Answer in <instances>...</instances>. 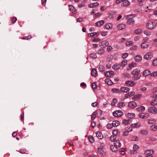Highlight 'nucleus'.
Segmentation results:
<instances>
[{
    "label": "nucleus",
    "mask_w": 157,
    "mask_h": 157,
    "mask_svg": "<svg viewBox=\"0 0 157 157\" xmlns=\"http://www.w3.org/2000/svg\"><path fill=\"white\" fill-rule=\"evenodd\" d=\"M140 70L138 68H136L133 70L131 72V74L133 75L132 77V79L136 80L139 79L141 77L140 74Z\"/></svg>",
    "instance_id": "1"
},
{
    "label": "nucleus",
    "mask_w": 157,
    "mask_h": 157,
    "mask_svg": "<svg viewBox=\"0 0 157 157\" xmlns=\"http://www.w3.org/2000/svg\"><path fill=\"white\" fill-rule=\"evenodd\" d=\"M132 16V15H131L127 16L126 17V18L127 19V24H130L131 23H134V21Z\"/></svg>",
    "instance_id": "2"
},
{
    "label": "nucleus",
    "mask_w": 157,
    "mask_h": 157,
    "mask_svg": "<svg viewBox=\"0 0 157 157\" xmlns=\"http://www.w3.org/2000/svg\"><path fill=\"white\" fill-rule=\"evenodd\" d=\"M113 114L115 117H121L123 115V113L121 111L118 110L114 112Z\"/></svg>",
    "instance_id": "3"
},
{
    "label": "nucleus",
    "mask_w": 157,
    "mask_h": 157,
    "mask_svg": "<svg viewBox=\"0 0 157 157\" xmlns=\"http://www.w3.org/2000/svg\"><path fill=\"white\" fill-rule=\"evenodd\" d=\"M153 57V54L150 52H148L145 55L144 58L145 59L149 60L151 59Z\"/></svg>",
    "instance_id": "4"
},
{
    "label": "nucleus",
    "mask_w": 157,
    "mask_h": 157,
    "mask_svg": "<svg viewBox=\"0 0 157 157\" xmlns=\"http://www.w3.org/2000/svg\"><path fill=\"white\" fill-rule=\"evenodd\" d=\"M105 75L107 77L110 78L113 76L114 75V73L113 71H109L105 72Z\"/></svg>",
    "instance_id": "5"
},
{
    "label": "nucleus",
    "mask_w": 157,
    "mask_h": 157,
    "mask_svg": "<svg viewBox=\"0 0 157 157\" xmlns=\"http://www.w3.org/2000/svg\"><path fill=\"white\" fill-rule=\"evenodd\" d=\"M139 116L140 118L146 119L149 117V115L147 113H140L139 114Z\"/></svg>",
    "instance_id": "6"
},
{
    "label": "nucleus",
    "mask_w": 157,
    "mask_h": 157,
    "mask_svg": "<svg viewBox=\"0 0 157 157\" xmlns=\"http://www.w3.org/2000/svg\"><path fill=\"white\" fill-rule=\"evenodd\" d=\"M128 106L129 107L132 109L136 107L137 106V104L135 101H131L128 103Z\"/></svg>",
    "instance_id": "7"
},
{
    "label": "nucleus",
    "mask_w": 157,
    "mask_h": 157,
    "mask_svg": "<svg viewBox=\"0 0 157 157\" xmlns=\"http://www.w3.org/2000/svg\"><path fill=\"white\" fill-rule=\"evenodd\" d=\"M147 27L149 29H151L155 27V25H153V22L152 21L148 22L146 25Z\"/></svg>",
    "instance_id": "8"
},
{
    "label": "nucleus",
    "mask_w": 157,
    "mask_h": 157,
    "mask_svg": "<svg viewBox=\"0 0 157 157\" xmlns=\"http://www.w3.org/2000/svg\"><path fill=\"white\" fill-rule=\"evenodd\" d=\"M149 112L152 113H157V108L154 107H150L148 109Z\"/></svg>",
    "instance_id": "9"
},
{
    "label": "nucleus",
    "mask_w": 157,
    "mask_h": 157,
    "mask_svg": "<svg viewBox=\"0 0 157 157\" xmlns=\"http://www.w3.org/2000/svg\"><path fill=\"white\" fill-rule=\"evenodd\" d=\"M126 86H133L135 85V83L133 81H127L125 82Z\"/></svg>",
    "instance_id": "10"
},
{
    "label": "nucleus",
    "mask_w": 157,
    "mask_h": 157,
    "mask_svg": "<svg viewBox=\"0 0 157 157\" xmlns=\"http://www.w3.org/2000/svg\"><path fill=\"white\" fill-rule=\"evenodd\" d=\"M69 10L71 11L72 13L76 14L77 13V11L75 8L72 5H69Z\"/></svg>",
    "instance_id": "11"
},
{
    "label": "nucleus",
    "mask_w": 157,
    "mask_h": 157,
    "mask_svg": "<svg viewBox=\"0 0 157 157\" xmlns=\"http://www.w3.org/2000/svg\"><path fill=\"white\" fill-rule=\"evenodd\" d=\"M108 45L109 43L108 41H103L101 42L99 45L101 48H105L108 46Z\"/></svg>",
    "instance_id": "12"
},
{
    "label": "nucleus",
    "mask_w": 157,
    "mask_h": 157,
    "mask_svg": "<svg viewBox=\"0 0 157 157\" xmlns=\"http://www.w3.org/2000/svg\"><path fill=\"white\" fill-rule=\"evenodd\" d=\"M130 90V89L129 88L125 87H121L120 89L121 91L124 93H126L128 91H129Z\"/></svg>",
    "instance_id": "13"
},
{
    "label": "nucleus",
    "mask_w": 157,
    "mask_h": 157,
    "mask_svg": "<svg viewBox=\"0 0 157 157\" xmlns=\"http://www.w3.org/2000/svg\"><path fill=\"white\" fill-rule=\"evenodd\" d=\"M154 151L153 150H147L144 151L145 155H152L154 153Z\"/></svg>",
    "instance_id": "14"
},
{
    "label": "nucleus",
    "mask_w": 157,
    "mask_h": 157,
    "mask_svg": "<svg viewBox=\"0 0 157 157\" xmlns=\"http://www.w3.org/2000/svg\"><path fill=\"white\" fill-rule=\"evenodd\" d=\"M125 25L123 24H120L117 25V28L119 30H122L125 29Z\"/></svg>",
    "instance_id": "15"
},
{
    "label": "nucleus",
    "mask_w": 157,
    "mask_h": 157,
    "mask_svg": "<svg viewBox=\"0 0 157 157\" xmlns=\"http://www.w3.org/2000/svg\"><path fill=\"white\" fill-rule=\"evenodd\" d=\"M139 147L136 144H135L134 145L133 149V151L131 152V154H134L136 153V152H135V151L136 150L138 149Z\"/></svg>",
    "instance_id": "16"
},
{
    "label": "nucleus",
    "mask_w": 157,
    "mask_h": 157,
    "mask_svg": "<svg viewBox=\"0 0 157 157\" xmlns=\"http://www.w3.org/2000/svg\"><path fill=\"white\" fill-rule=\"evenodd\" d=\"M130 4V2L128 0H125L123 1L122 3V5L124 6H127L129 5Z\"/></svg>",
    "instance_id": "17"
},
{
    "label": "nucleus",
    "mask_w": 157,
    "mask_h": 157,
    "mask_svg": "<svg viewBox=\"0 0 157 157\" xmlns=\"http://www.w3.org/2000/svg\"><path fill=\"white\" fill-rule=\"evenodd\" d=\"M136 110L139 112H144L145 110V108L144 106H141L137 108Z\"/></svg>",
    "instance_id": "18"
},
{
    "label": "nucleus",
    "mask_w": 157,
    "mask_h": 157,
    "mask_svg": "<svg viewBox=\"0 0 157 157\" xmlns=\"http://www.w3.org/2000/svg\"><path fill=\"white\" fill-rule=\"evenodd\" d=\"M99 5V3L98 2L90 3L89 5V7L90 8L96 7Z\"/></svg>",
    "instance_id": "19"
},
{
    "label": "nucleus",
    "mask_w": 157,
    "mask_h": 157,
    "mask_svg": "<svg viewBox=\"0 0 157 157\" xmlns=\"http://www.w3.org/2000/svg\"><path fill=\"white\" fill-rule=\"evenodd\" d=\"M142 94H136L133 97V99L134 100H136L140 98Z\"/></svg>",
    "instance_id": "20"
},
{
    "label": "nucleus",
    "mask_w": 157,
    "mask_h": 157,
    "mask_svg": "<svg viewBox=\"0 0 157 157\" xmlns=\"http://www.w3.org/2000/svg\"><path fill=\"white\" fill-rule=\"evenodd\" d=\"M114 144L115 146L117 147H120L121 146V144L119 141L118 140L114 141Z\"/></svg>",
    "instance_id": "21"
},
{
    "label": "nucleus",
    "mask_w": 157,
    "mask_h": 157,
    "mask_svg": "<svg viewBox=\"0 0 157 157\" xmlns=\"http://www.w3.org/2000/svg\"><path fill=\"white\" fill-rule=\"evenodd\" d=\"M151 74V71L148 70H144L143 72V75L144 76H146Z\"/></svg>",
    "instance_id": "22"
},
{
    "label": "nucleus",
    "mask_w": 157,
    "mask_h": 157,
    "mask_svg": "<svg viewBox=\"0 0 157 157\" xmlns=\"http://www.w3.org/2000/svg\"><path fill=\"white\" fill-rule=\"evenodd\" d=\"M121 65L119 64H114L112 66V68L114 70H117L120 68Z\"/></svg>",
    "instance_id": "23"
},
{
    "label": "nucleus",
    "mask_w": 157,
    "mask_h": 157,
    "mask_svg": "<svg viewBox=\"0 0 157 157\" xmlns=\"http://www.w3.org/2000/svg\"><path fill=\"white\" fill-rule=\"evenodd\" d=\"M91 74L92 75L94 76H96L97 75V73L96 70L95 69H93L91 71Z\"/></svg>",
    "instance_id": "24"
},
{
    "label": "nucleus",
    "mask_w": 157,
    "mask_h": 157,
    "mask_svg": "<svg viewBox=\"0 0 157 157\" xmlns=\"http://www.w3.org/2000/svg\"><path fill=\"white\" fill-rule=\"evenodd\" d=\"M148 46V43L147 42H144L141 44V47L142 48H147Z\"/></svg>",
    "instance_id": "25"
},
{
    "label": "nucleus",
    "mask_w": 157,
    "mask_h": 157,
    "mask_svg": "<svg viewBox=\"0 0 157 157\" xmlns=\"http://www.w3.org/2000/svg\"><path fill=\"white\" fill-rule=\"evenodd\" d=\"M105 82L108 85H111L113 84V82L109 78H106L105 80Z\"/></svg>",
    "instance_id": "26"
},
{
    "label": "nucleus",
    "mask_w": 157,
    "mask_h": 157,
    "mask_svg": "<svg viewBox=\"0 0 157 157\" xmlns=\"http://www.w3.org/2000/svg\"><path fill=\"white\" fill-rule=\"evenodd\" d=\"M134 59L136 62H140L142 60V57L141 55H138L136 56Z\"/></svg>",
    "instance_id": "27"
},
{
    "label": "nucleus",
    "mask_w": 157,
    "mask_h": 157,
    "mask_svg": "<svg viewBox=\"0 0 157 157\" xmlns=\"http://www.w3.org/2000/svg\"><path fill=\"white\" fill-rule=\"evenodd\" d=\"M140 133L143 135H146L148 133V132L146 129L141 130L140 131Z\"/></svg>",
    "instance_id": "28"
},
{
    "label": "nucleus",
    "mask_w": 157,
    "mask_h": 157,
    "mask_svg": "<svg viewBox=\"0 0 157 157\" xmlns=\"http://www.w3.org/2000/svg\"><path fill=\"white\" fill-rule=\"evenodd\" d=\"M104 23V20H101L96 22L95 24L96 26H100L102 25Z\"/></svg>",
    "instance_id": "29"
},
{
    "label": "nucleus",
    "mask_w": 157,
    "mask_h": 157,
    "mask_svg": "<svg viewBox=\"0 0 157 157\" xmlns=\"http://www.w3.org/2000/svg\"><path fill=\"white\" fill-rule=\"evenodd\" d=\"M103 149L100 147H98V151L101 155H104L105 154L103 150Z\"/></svg>",
    "instance_id": "30"
},
{
    "label": "nucleus",
    "mask_w": 157,
    "mask_h": 157,
    "mask_svg": "<svg viewBox=\"0 0 157 157\" xmlns=\"http://www.w3.org/2000/svg\"><path fill=\"white\" fill-rule=\"evenodd\" d=\"M117 147H116L113 145H111L110 146V149L113 151L116 152L117 151Z\"/></svg>",
    "instance_id": "31"
},
{
    "label": "nucleus",
    "mask_w": 157,
    "mask_h": 157,
    "mask_svg": "<svg viewBox=\"0 0 157 157\" xmlns=\"http://www.w3.org/2000/svg\"><path fill=\"white\" fill-rule=\"evenodd\" d=\"M135 117V114L132 113H128L127 115V117L128 118H133Z\"/></svg>",
    "instance_id": "32"
},
{
    "label": "nucleus",
    "mask_w": 157,
    "mask_h": 157,
    "mask_svg": "<svg viewBox=\"0 0 157 157\" xmlns=\"http://www.w3.org/2000/svg\"><path fill=\"white\" fill-rule=\"evenodd\" d=\"M136 65V63H131L129 64L128 66V67L127 68V70H130Z\"/></svg>",
    "instance_id": "33"
},
{
    "label": "nucleus",
    "mask_w": 157,
    "mask_h": 157,
    "mask_svg": "<svg viewBox=\"0 0 157 157\" xmlns=\"http://www.w3.org/2000/svg\"><path fill=\"white\" fill-rule=\"evenodd\" d=\"M96 135L97 137L99 139H101L103 138L102 134L100 132H97L96 133Z\"/></svg>",
    "instance_id": "34"
},
{
    "label": "nucleus",
    "mask_w": 157,
    "mask_h": 157,
    "mask_svg": "<svg viewBox=\"0 0 157 157\" xmlns=\"http://www.w3.org/2000/svg\"><path fill=\"white\" fill-rule=\"evenodd\" d=\"M125 105V103L123 102H120L117 104V106L120 108L124 106Z\"/></svg>",
    "instance_id": "35"
},
{
    "label": "nucleus",
    "mask_w": 157,
    "mask_h": 157,
    "mask_svg": "<svg viewBox=\"0 0 157 157\" xmlns=\"http://www.w3.org/2000/svg\"><path fill=\"white\" fill-rule=\"evenodd\" d=\"M128 129H130V130H127V129H126V131L125 132H124L123 134V136H127L128 135V132H130L131 131H132V128H129Z\"/></svg>",
    "instance_id": "36"
},
{
    "label": "nucleus",
    "mask_w": 157,
    "mask_h": 157,
    "mask_svg": "<svg viewBox=\"0 0 157 157\" xmlns=\"http://www.w3.org/2000/svg\"><path fill=\"white\" fill-rule=\"evenodd\" d=\"M113 127H117L120 124L119 122L118 121H114L112 123Z\"/></svg>",
    "instance_id": "37"
},
{
    "label": "nucleus",
    "mask_w": 157,
    "mask_h": 157,
    "mask_svg": "<svg viewBox=\"0 0 157 157\" xmlns=\"http://www.w3.org/2000/svg\"><path fill=\"white\" fill-rule=\"evenodd\" d=\"M112 25L111 24H107L105 25V27L107 29H109L112 27Z\"/></svg>",
    "instance_id": "38"
},
{
    "label": "nucleus",
    "mask_w": 157,
    "mask_h": 157,
    "mask_svg": "<svg viewBox=\"0 0 157 157\" xmlns=\"http://www.w3.org/2000/svg\"><path fill=\"white\" fill-rule=\"evenodd\" d=\"M98 35V34L95 32L90 33L88 34V36L89 37H91L92 36H97Z\"/></svg>",
    "instance_id": "39"
},
{
    "label": "nucleus",
    "mask_w": 157,
    "mask_h": 157,
    "mask_svg": "<svg viewBox=\"0 0 157 157\" xmlns=\"http://www.w3.org/2000/svg\"><path fill=\"white\" fill-rule=\"evenodd\" d=\"M119 132L118 130H115L113 131L112 133L113 136H117V135L119 134Z\"/></svg>",
    "instance_id": "40"
},
{
    "label": "nucleus",
    "mask_w": 157,
    "mask_h": 157,
    "mask_svg": "<svg viewBox=\"0 0 157 157\" xmlns=\"http://www.w3.org/2000/svg\"><path fill=\"white\" fill-rule=\"evenodd\" d=\"M131 121L130 120H124L122 121V123L123 124H127L131 123Z\"/></svg>",
    "instance_id": "41"
},
{
    "label": "nucleus",
    "mask_w": 157,
    "mask_h": 157,
    "mask_svg": "<svg viewBox=\"0 0 157 157\" xmlns=\"http://www.w3.org/2000/svg\"><path fill=\"white\" fill-rule=\"evenodd\" d=\"M142 32V30L141 29H138L135 30L134 31V33L138 35L140 34Z\"/></svg>",
    "instance_id": "42"
},
{
    "label": "nucleus",
    "mask_w": 157,
    "mask_h": 157,
    "mask_svg": "<svg viewBox=\"0 0 157 157\" xmlns=\"http://www.w3.org/2000/svg\"><path fill=\"white\" fill-rule=\"evenodd\" d=\"M127 64V60H124L122 61V62L121 63V65L122 67H124Z\"/></svg>",
    "instance_id": "43"
},
{
    "label": "nucleus",
    "mask_w": 157,
    "mask_h": 157,
    "mask_svg": "<svg viewBox=\"0 0 157 157\" xmlns=\"http://www.w3.org/2000/svg\"><path fill=\"white\" fill-rule=\"evenodd\" d=\"M88 138L90 142L91 143H93L94 142V139L93 136H90L88 137Z\"/></svg>",
    "instance_id": "44"
},
{
    "label": "nucleus",
    "mask_w": 157,
    "mask_h": 157,
    "mask_svg": "<svg viewBox=\"0 0 157 157\" xmlns=\"http://www.w3.org/2000/svg\"><path fill=\"white\" fill-rule=\"evenodd\" d=\"M105 67L102 65H100L99 66V70L100 71L103 72L105 71Z\"/></svg>",
    "instance_id": "45"
},
{
    "label": "nucleus",
    "mask_w": 157,
    "mask_h": 157,
    "mask_svg": "<svg viewBox=\"0 0 157 157\" xmlns=\"http://www.w3.org/2000/svg\"><path fill=\"white\" fill-rule=\"evenodd\" d=\"M111 91L114 93H119L120 92L119 89L117 88L112 89Z\"/></svg>",
    "instance_id": "46"
},
{
    "label": "nucleus",
    "mask_w": 157,
    "mask_h": 157,
    "mask_svg": "<svg viewBox=\"0 0 157 157\" xmlns=\"http://www.w3.org/2000/svg\"><path fill=\"white\" fill-rule=\"evenodd\" d=\"M90 56L92 58H96L97 57L96 54L94 53H91L90 55Z\"/></svg>",
    "instance_id": "47"
},
{
    "label": "nucleus",
    "mask_w": 157,
    "mask_h": 157,
    "mask_svg": "<svg viewBox=\"0 0 157 157\" xmlns=\"http://www.w3.org/2000/svg\"><path fill=\"white\" fill-rule=\"evenodd\" d=\"M119 151L120 152H121V154L122 155H124L125 154V148H121L119 149Z\"/></svg>",
    "instance_id": "48"
},
{
    "label": "nucleus",
    "mask_w": 157,
    "mask_h": 157,
    "mask_svg": "<svg viewBox=\"0 0 157 157\" xmlns=\"http://www.w3.org/2000/svg\"><path fill=\"white\" fill-rule=\"evenodd\" d=\"M32 37L31 35H29L28 36H25L23 37H22L21 39L25 40H29L32 38Z\"/></svg>",
    "instance_id": "49"
},
{
    "label": "nucleus",
    "mask_w": 157,
    "mask_h": 157,
    "mask_svg": "<svg viewBox=\"0 0 157 157\" xmlns=\"http://www.w3.org/2000/svg\"><path fill=\"white\" fill-rule=\"evenodd\" d=\"M151 104L152 105H157V101L156 100H154L152 101L151 102Z\"/></svg>",
    "instance_id": "50"
},
{
    "label": "nucleus",
    "mask_w": 157,
    "mask_h": 157,
    "mask_svg": "<svg viewBox=\"0 0 157 157\" xmlns=\"http://www.w3.org/2000/svg\"><path fill=\"white\" fill-rule=\"evenodd\" d=\"M133 44V42L132 41H127L126 42V45L127 46H130Z\"/></svg>",
    "instance_id": "51"
},
{
    "label": "nucleus",
    "mask_w": 157,
    "mask_h": 157,
    "mask_svg": "<svg viewBox=\"0 0 157 157\" xmlns=\"http://www.w3.org/2000/svg\"><path fill=\"white\" fill-rule=\"evenodd\" d=\"M117 100L116 98L113 99L112 100V102L111 103V105L113 106H114L115 104L117 103Z\"/></svg>",
    "instance_id": "52"
},
{
    "label": "nucleus",
    "mask_w": 157,
    "mask_h": 157,
    "mask_svg": "<svg viewBox=\"0 0 157 157\" xmlns=\"http://www.w3.org/2000/svg\"><path fill=\"white\" fill-rule=\"evenodd\" d=\"M128 54L127 53H125L122 55L121 57L123 59H125L128 57Z\"/></svg>",
    "instance_id": "53"
},
{
    "label": "nucleus",
    "mask_w": 157,
    "mask_h": 157,
    "mask_svg": "<svg viewBox=\"0 0 157 157\" xmlns=\"http://www.w3.org/2000/svg\"><path fill=\"white\" fill-rule=\"evenodd\" d=\"M19 151L21 154H25L26 151V150L25 149H21L19 150Z\"/></svg>",
    "instance_id": "54"
},
{
    "label": "nucleus",
    "mask_w": 157,
    "mask_h": 157,
    "mask_svg": "<svg viewBox=\"0 0 157 157\" xmlns=\"http://www.w3.org/2000/svg\"><path fill=\"white\" fill-rule=\"evenodd\" d=\"M96 113L95 112H94L91 115V120H94L96 117Z\"/></svg>",
    "instance_id": "55"
},
{
    "label": "nucleus",
    "mask_w": 157,
    "mask_h": 157,
    "mask_svg": "<svg viewBox=\"0 0 157 157\" xmlns=\"http://www.w3.org/2000/svg\"><path fill=\"white\" fill-rule=\"evenodd\" d=\"M104 52V50L103 49H100L98 51V53L99 54H101L103 53Z\"/></svg>",
    "instance_id": "56"
},
{
    "label": "nucleus",
    "mask_w": 157,
    "mask_h": 157,
    "mask_svg": "<svg viewBox=\"0 0 157 157\" xmlns=\"http://www.w3.org/2000/svg\"><path fill=\"white\" fill-rule=\"evenodd\" d=\"M107 128L108 129H111L112 128L113 126V125L112 123V124H108L106 126Z\"/></svg>",
    "instance_id": "57"
},
{
    "label": "nucleus",
    "mask_w": 157,
    "mask_h": 157,
    "mask_svg": "<svg viewBox=\"0 0 157 157\" xmlns=\"http://www.w3.org/2000/svg\"><path fill=\"white\" fill-rule=\"evenodd\" d=\"M102 111L100 109L98 110L97 111V114L98 116H100L102 114Z\"/></svg>",
    "instance_id": "58"
},
{
    "label": "nucleus",
    "mask_w": 157,
    "mask_h": 157,
    "mask_svg": "<svg viewBox=\"0 0 157 157\" xmlns=\"http://www.w3.org/2000/svg\"><path fill=\"white\" fill-rule=\"evenodd\" d=\"M151 129L153 131L156 130L157 129V125L156 126H155L153 125H152L151 126Z\"/></svg>",
    "instance_id": "59"
},
{
    "label": "nucleus",
    "mask_w": 157,
    "mask_h": 157,
    "mask_svg": "<svg viewBox=\"0 0 157 157\" xmlns=\"http://www.w3.org/2000/svg\"><path fill=\"white\" fill-rule=\"evenodd\" d=\"M152 64L153 66H157V58L154 59L152 62Z\"/></svg>",
    "instance_id": "60"
},
{
    "label": "nucleus",
    "mask_w": 157,
    "mask_h": 157,
    "mask_svg": "<svg viewBox=\"0 0 157 157\" xmlns=\"http://www.w3.org/2000/svg\"><path fill=\"white\" fill-rule=\"evenodd\" d=\"M116 139V137H115V136H111V137H110V140L111 141H115V140Z\"/></svg>",
    "instance_id": "61"
},
{
    "label": "nucleus",
    "mask_w": 157,
    "mask_h": 157,
    "mask_svg": "<svg viewBox=\"0 0 157 157\" xmlns=\"http://www.w3.org/2000/svg\"><path fill=\"white\" fill-rule=\"evenodd\" d=\"M92 87L93 89L95 90L97 87L96 83L95 82L93 83L92 84Z\"/></svg>",
    "instance_id": "62"
},
{
    "label": "nucleus",
    "mask_w": 157,
    "mask_h": 157,
    "mask_svg": "<svg viewBox=\"0 0 157 157\" xmlns=\"http://www.w3.org/2000/svg\"><path fill=\"white\" fill-rule=\"evenodd\" d=\"M17 18L15 17H13L11 19L12 23L13 24L15 23V22L17 21Z\"/></svg>",
    "instance_id": "63"
},
{
    "label": "nucleus",
    "mask_w": 157,
    "mask_h": 157,
    "mask_svg": "<svg viewBox=\"0 0 157 157\" xmlns=\"http://www.w3.org/2000/svg\"><path fill=\"white\" fill-rule=\"evenodd\" d=\"M151 76L155 77L157 76V71L154 72L151 74Z\"/></svg>",
    "instance_id": "64"
}]
</instances>
